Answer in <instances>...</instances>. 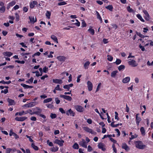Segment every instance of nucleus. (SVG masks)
Returning a JSON list of instances; mask_svg holds the SVG:
<instances>
[{"label": "nucleus", "mask_w": 153, "mask_h": 153, "mask_svg": "<svg viewBox=\"0 0 153 153\" xmlns=\"http://www.w3.org/2000/svg\"><path fill=\"white\" fill-rule=\"evenodd\" d=\"M107 57V59L108 60L111 62L112 60L113 59V57L112 56L110 55H108Z\"/></svg>", "instance_id": "50"}, {"label": "nucleus", "mask_w": 153, "mask_h": 153, "mask_svg": "<svg viewBox=\"0 0 153 153\" xmlns=\"http://www.w3.org/2000/svg\"><path fill=\"white\" fill-rule=\"evenodd\" d=\"M87 84L88 90L89 91H91L93 88V85L92 82L88 81L87 82Z\"/></svg>", "instance_id": "13"}, {"label": "nucleus", "mask_w": 153, "mask_h": 153, "mask_svg": "<svg viewBox=\"0 0 153 153\" xmlns=\"http://www.w3.org/2000/svg\"><path fill=\"white\" fill-rule=\"evenodd\" d=\"M32 109H30L28 110H27L26 111H25V114H26L28 113H29L31 115H33V114H34V112H32Z\"/></svg>", "instance_id": "33"}, {"label": "nucleus", "mask_w": 153, "mask_h": 153, "mask_svg": "<svg viewBox=\"0 0 153 153\" xmlns=\"http://www.w3.org/2000/svg\"><path fill=\"white\" fill-rule=\"evenodd\" d=\"M67 4L66 3L65 1H62L58 3V5L59 6Z\"/></svg>", "instance_id": "55"}, {"label": "nucleus", "mask_w": 153, "mask_h": 153, "mask_svg": "<svg viewBox=\"0 0 153 153\" xmlns=\"http://www.w3.org/2000/svg\"><path fill=\"white\" fill-rule=\"evenodd\" d=\"M47 143L50 146H53V143L51 142H50L49 140H47Z\"/></svg>", "instance_id": "54"}, {"label": "nucleus", "mask_w": 153, "mask_h": 153, "mask_svg": "<svg viewBox=\"0 0 153 153\" xmlns=\"http://www.w3.org/2000/svg\"><path fill=\"white\" fill-rule=\"evenodd\" d=\"M66 113L68 116L70 115L74 117L75 115V113L71 109H70L67 111Z\"/></svg>", "instance_id": "9"}, {"label": "nucleus", "mask_w": 153, "mask_h": 153, "mask_svg": "<svg viewBox=\"0 0 153 153\" xmlns=\"http://www.w3.org/2000/svg\"><path fill=\"white\" fill-rule=\"evenodd\" d=\"M105 8L110 11H112L113 9V7L111 5H109L107 6H106Z\"/></svg>", "instance_id": "35"}, {"label": "nucleus", "mask_w": 153, "mask_h": 153, "mask_svg": "<svg viewBox=\"0 0 153 153\" xmlns=\"http://www.w3.org/2000/svg\"><path fill=\"white\" fill-rule=\"evenodd\" d=\"M98 147L99 149H101L103 151H105L106 150L105 146L102 143H99L98 145Z\"/></svg>", "instance_id": "7"}, {"label": "nucleus", "mask_w": 153, "mask_h": 153, "mask_svg": "<svg viewBox=\"0 0 153 153\" xmlns=\"http://www.w3.org/2000/svg\"><path fill=\"white\" fill-rule=\"evenodd\" d=\"M137 136H138L136 134H134V135H131V137H130V138H129V139H130V140L129 141V142H130V141L131 140L133 139H134V138H137Z\"/></svg>", "instance_id": "39"}, {"label": "nucleus", "mask_w": 153, "mask_h": 153, "mask_svg": "<svg viewBox=\"0 0 153 153\" xmlns=\"http://www.w3.org/2000/svg\"><path fill=\"white\" fill-rule=\"evenodd\" d=\"M36 104H37L35 102H31L28 104L24 105L22 106V107L24 109L31 108L34 106Z\"/></svg>", "instance_id": "2"}, {"label": "nucleus", "mask_w": 153, "mask_h": 153, "mask_svg": "<svg viewBox=\"0 0 153 153\" xmlns=\"http://www.w3.org/2000/svg\"><path fill=\"white\" fill-rule=\"evenodd\" d=\"M60 97L69 101H71L72 99L71 97L68 96L60 95Z\"/></svg>", "instance_id": "16"}, {"label": "nucleus", "mask_w": 153, "mask_h": 153, "mask_svg": "<svg viewBox=\"0 0 153 153\" xmlns=\"http://www.w3.org/2000/svg\"><path fill=\"white\" fill-rule=\"evenodd\" d=\"M16 4V2L15 1H13L10 2L8 4L9 6L12 7L14 5Z\"/></svg>", "instance_id": "49"}, {"label": "nucleus", "mask_w": 153, "mask_h": 153, "mask_svg": "<svg viewBox=\"0 0 153 153\" xmlns=\"http://www.w3.org/2000/svg\"><path fill=\"white\" fill-rule=\"evenodd\" d=\"M115 119H117V120H119V118L118 117V114L117 112L115 111Z\"/></svg>", "instance_id": "52"}, {"label": "nucleus", "mask_w": 153, "mask_h": 153, "mask_svg": "<svg viewBox=\"0 0 153 153\" xmlns=\"http://www.w3.org/2000/svg\"><path fill=\"white\" fill-rule=\"evenodd\" d=\"M83 129L87 132L90 133L91 134H93L94 133L92 130L89 128L88 127L86 126H84L82 127Z\"/></svg>", "instance_id": "8"}, {"label": "nucleus", "mask_w": 153, "mask_h": 153, "mask_svg": "<svg viewBox=\"0 0 153 153\" xmlns=\"http://www.w3.org/2000/svg\"><path fill=\"white\" fill-rule=\"evenodd\" d=\"M53 142L54 143L58 144L60 146H62L64 143V141L61 139L60 140L56 139Z\"/></svg>", "instance_id": "3"}, {"label": "nucleus", "mask_w": 153, "mask_h": 153, "mask_svg": "<svg viewBox=\"0 0 153 153\" xmlns=\"http://www.w3.org/2000/svg\"><path fill=\"white\" fill-rule=\"evenodd\" d=\"M125 68V67L124 65H122L119 66L118 69L119 71H122Z\"/></svg>", "instance_id": "37"}, {"label": "nucleus", "mask_w": 153, "mask_h": 153, "mask_svg": "<svg viewBox=\"0 0 153 153\" xmlns=\"http://www.w3.org/2000/svg\"><path fill=\"white\" fill-rule=\"evenodd\" d=\"M143 12L145 14L144 17L145 19L147 21L149 20V16L148 12L145 10H143Z\"/></svg>", "instance_id": "12"}, {"label": "nucleus", "mask_w": 153, "mask_h": 153, "mask_svg": "<svg viewBox=\"0 0 153 153\" xmlns=\"http://www.w3.org/2000/svg\"><path fill=\"white\" fill-rule=\"evenodd\" d=\"M29 18L30 20V22L31 23L34 24L37 21L36 18H35L34 16H30L29 17Z\"/></svg>", "instance_id": "18"}, {"label": "nucleus", "mask_w": 153, "mask_h": 153, "mask_svg": "<svg viewBox=\"0 0 153 153\" xmlns=\"http://www.w3.org/2000/svg\"><path fill=\"white\" fill-rule=\"evenodd\" d=\"M37 4V2L35 1L31 2L30 3V7L31 9L33 8Z\"/></svg>", "instance_id": "15"}, {"label": "nucleus", "mask_w": 153, "mask_h": 153, "mask_svg": "<svg viewBox=\"0 0 153 153\" xmlns=\"http://www.w3.org/2000/svg\"><path fill=\"white\" fill-rule=\"evenodd\" d=\"M3 54L5 56L10 57L13 55V53L10 52H4Z\"/></svg>", "instance_id": "28"}, {"label": "nucleus", "mask_w": 153, "mask_h": 153, "mask_svg": "<svg viewBox=\"0 0 153 153\" xmlns=\"http://www.w3.org/2000/svg\"><path fill=\"white\" fill-rule=\"evenodd\" d=\"M5 10V7H0V11L1 13H4Z\"/></svg>", "instance_id": "44"}, {"label": "nucleus", "mask_w": 153, "mask_h": 153, "mask_svg": "<svg viewBox=\"0 0 153 153\" xmlns=\"http://www.w3.org/2000/svg\"><path fill=\"white\" fill-rule=\"evenodd\" d=\"M36 76L37 77L42 76V74H40L38 71H36L35 72Z\"/></svg>", "instance_id": "62"}, {"label": "nucleus", "mask_w": 153, "mask_h": 153, "mask_svg": "<svg viewBox=\"0 0 153 153\" xmlns=\"http://www.w3.org/2000/svg\"><path fill=\"white\" fill-rule=\"evenodd\" d=\"M90 63L89 61H87L84 64V67L85 69H88Z\"/></svg>", "instance_id": "24"}, {"label": "nucleus", "mask_w": 153, "mask_h": 153, "mask_svg": "<svg viewBox=\"0 0 153 153\" xmlns=\"http://www.w3.org/2000/svg\"><path fill=\"white\" fill-rule=\"evenodd\" d=\"M56 58L59 61L62 62H64L66 59V57L64 56H58Z\"/></svg>", "instance_id": "14"}, {"label": "nucleus", "mask_w": 153, "mask_h": 153, "mask_svg": "<svg viewBox=\"0 0 153 153\" xmlns=\"http://www.w3.org/2000/svg\"><path fill=\"white\" fill-rule=\"evenodd\" d=\"M53 82L57 84H62V81L61 79H53Z\"/></svg>", "instance_id": "21"}, {"label": "nucleus", "mask_w": 153, "mask_h": 153, "mask_svg": "<svg viewBox=\"0 0 153 153\" xmlns=\"http://www.w3.org/2000/svg\"><path fill=\"white\" fill-rule=\"evenodd\" d=\"M32 109L34 111V114H36L38 115L42 111V109L38 107L33 108Z\"/></svg>", "instance_id": "5"}, {"label": "nucleus", "mask_w": 153, "mask_h": 153, "mask_svg": "<svg viewBox=\"0 0 153 153\" xmlns=\"http://www.w3.org/2000/svg\"><path fill=\"white\" fill-rule=\"evenodd\" d=\"M7 101L9 102L10 105H14L15 104V102L12 100L8 98L7 100Z\"/></svg>", "instance_id": "27"}, {"label": "nucleus", "mask_w": 153, "mask_h": 153, "mask_svg": "<svg viewBox=\"0 0 153 153\" xmlns=\"http://www.w3.org/2000/svg\"><path fill=\"white\" fill-rule=\"evenodd\" d=\"M127 10L130 13H133L134 12V10L129 6L127 7Z\"/></svg>", "instance_id": "42"}, {"label": "nucleus", "mask_w": 153, "mask_h": 153, "mask_svg": "<svg viewBox=\"0 0 153 153\" xmlns=\"http://www.w3.org/2000/svg\"><path fill=\"white\" fill-rule=\"evenodd\" d=\"M75 21L76 22L75 23H74V25H75L78 27H79L80 25V22H79L78 20L76 19Z\"/></svg>", "instance_id": "45"}, {"label": "nucleus", "mask_w": 153, "mask_h": 153, "mask_svg": "<svg viewBox=\"0 0 153 153\" xmlns=\"http://www.w3.org/2000/svg\"><path fill=\"white\" fill-rule=\"evenodd\" d=\"M101 85V83H100L98 84L96 90V92H97L98 91H99L100 89V88Z\"/></svg>", "instance_id": "48"}, {"label": "nucleus", "mask_w": 153, "mask_h": 153, "mask_svg": "<svg viewBox=\"0 0 153 153\" xmlns=\"http://www.w3.org/2000/svg\"><path fill=\"white\" fill-rule=\"evenodd\" d=\"M11 82V81H9L7 82H5L4 80H2L1 81H0V83H2L3 84H10Z\"/></svg>", "instance_id": "43"}, {"label": "nucleus", "mask_w": 153, "mask_h": 153, "mask_svg": "<svg viewBox=\"0 0 153 153\" xmlns=\"http://www.w3.org/2000/svg\"><path fill=\"white\" fill-rule=\"evenodd\" d=\"M112 148L113 149V150L114 152L115 153H117V150L116 148H115V145L114 144H113L112 145Z\"/></svg>", "instance_id": "51"}, {"label": "nucleus", "mask_w": 153, "mask_h": 153, "mask_svg": "<svg viewBox=\"0 0 153 153\" xmlns=\"http://www.w3.org/2000/svg\"><path fill=\"white\" fill-rule=\"evenodd\" d=\"M95 12L97 14V18L100 20L101 23H102V20L99 13L97 11H96Z\"/></svg>", "instance_id": "30"}, {"label": "nucleus", "mask_w": 153, "mask_h": 153, "mask_svg": "<svg viewBox=\"0 0 153 153\" xmlns=\"http://www.w3.org/2000/svg\"><path fill=\"white\" fill-rule=\"evenodd\" d=\"M15 62H17L18 63H20V64H24L25 63V62L23 60H22V61L16 60V61H15Z\"/></svg>", "instance_id": "58"}, {"label": "nucleus", "mask_w": 153, "mask_h": 153, "mask_svg": "<svg viewBox=\"0 0 153 153\" xmlns=\"http://www.w3.org/2000/svg\"><path fill=\"white\" fill-rule=\"evenodd\" d=\"M46 105L48 108H52L53 107V106L52 104H48Z\"/></svg>", "instance_id": "53"}, {"label": "nucleus", "mask_w": 153, "mask_h": 153, "mask_svg": "<svg viewBox=\"0 0 153 153\" xmlns=\"http://www.w3.org/2000/svg\"><path fill=\"white\" fill-rule=\"evenodd\" d=\"M51 38L56 43H58V39L56 36L54 35H52L51 36Z\"/></svg>", "instance_id": "26"}, {"label": "nucleus", "mask_w": 153, "mask_h": 153, "mask_svg": "<svg viewBox=\"0 0 153 153\" xmlns=\"http://www.w3.org/2000/svg\"><path fill=\"white\" fill-rule=\"evenodd\" d=\"M136 16L137 17V18L139 19L141 21H142L143 22H144L145 21L144 20V19L143 18L142 16H141V15L139 14H138L136 15Z\"/></svg>", "instance_id": "32"}, {"label": "nucleus", "mask_w": 153, "mask_h": 153, "mask_svg": "<svg viewBox=\"0 0 153 153\" xmlns=\"http://www.w3.org/2000/svg\"><path fill=\"white\" fill-rule=\"evenodd\" d=\"M48 71V67H45L43 69V72L44 73H46Z\"/></svg>", "instance_id": "61"}, {"label": "nucleus", "mask_w": 153, "mask_h": 153, "mask_svg": "<svg viewBox=\"0 0 153 153\" xmlns=\"http://www.w3.org/2000/svg\"><path fill=\"white\" fill-rule=\"evenodd\" d=\"M15 15H16V21H18L19 20V15H18L17 14V13H16Z\"/></svg>", "instance_id": "60"}, {"label": "nucleus", "mask_w": 153, "mask_h": 153, "mask_svg": "<svg viewBox=\"0 0 153 153\" xmlns=\"http://www.w3.org/2000/svg\"><path fill=\"white\" fill-rule=\"evenodd\" d=\"M52 98H48L44 100L43 101V102L44 103H48L49 102H50L52 100Z\"/></svg>", "instance_id": "34"}, {"label": "nucleus", "mask_w": 153, "mask_h": 153, "mask_svg": "<svg viewBox=\"0 0 153 153\" xmlns=\"http://www.w3.org/2000/svg\"><path fill=\"white\" fill-rule=\"evenodd\" d=\"M130 80V78L129 76H127L123 78L122 82L123 83H126L128 82Z\"/></svg>", "instance_id": "17"}, {"label": "nucleus", "mask_w": 153, "mask_h": 153, "mask_svg": "<svg viewBox=\"0 0 153 153\" xmlns=\"http://www.w3.org/2000/svg\"><path fill=\"white\" fill-rule=\"evenodd\" d=\"M88 31L91 35H94V30L92 28H90L88 29Z\"/></svg>", "instance_id": "36"}, {"label": "nucleus", "mask_w": 153, "mask_h": 153, "mask_svg": "<svg viewBox=\"0 0 153 153\" xmlns=\"http://www.w3.org/2000/svg\"><path fill=\"white\" fill-rule=\"evenodd\" d=\"M79 144L80 146L85 148H87V143L84 139H82V141L79 142Z\"/></svg>", "instance_id": "11"}, {"label": "nucleus", "mask_w": 153, "mask_h": 153, "mask_svg": "<svg viewBox=\"0 0 153 153\" xmlns=\"http://www.w3.org/2000/svg\"><path fill=\"white\" fill-rule=\"evenodd\" d=\"M31 147L35 150H37L38 149V147L35 146L34 143H32L31 145Z\"/></svg>", "instance_id": "38"}, {"label": "nucleus", "mask_w": 153, "mask_h": 153, "mask_svg": "<svg viewBox=\"0 0 153 153\" xmlns=\"http://www.w3.org/2000/svg\"><path fill=\"white\" fill-rule=\"evenodd\" d=\"M140 131L142 136L145 135L146 134L145 131L143 127H141L140 129Z\"/></svg>", "instance_id": "29"}, {"label": "nucleus", "mask_w": 153, "mask_h": 153, "mask_svg": "<svg viewBox=\"0 0 153 153\" xmlns=\"http://www.w3.org/2000/svg\"><path fill=\"white\" fill-rule=\"evenodd\" d=\"M27 117H17L15 118V120H16L18 121H23L26 119H27Z\"/></svg>", "instance_id": "19"}, {"label": "nucleus", "mask_w": 153, "mask_h": 153, "mask_svg": "<svg viewBox=\"0 0 153 153\" xmlns=\"http://www.w3.org/2000/svg\"><path fill=\"white\" fill-rule=\"evenodd\" d=\"M73 148L75 149H78L79 148L78 144L76 143H75L73 146Z\"/></svg>", "instance_id": "41"}, {"label": "nucleus", "mask_w": 153, "mask_h": 153, "mask_svg": "<svg viewBox=\"0 0 153 153\" xmlns=\"http://www.w3.org/2000/svg\"><path fill=\"white\" fill-rule=\"evenodd\" d=\"M5 88H6V89L4 90H2L1 91V93H4L5 94H6L8 92L7 88H8L7 87H5Z\"/></svg>", "instance_id": "46"}, {"label": "nucleus", "mask_w": 153, "mask_h": 153, "mask_svg": "<svg viewBox=\"0 0 153 153\" xmlns=\"http://www.w3.org/2000/svg\"><path fill=\"white\" fill-rule=\"evenodd\" d=\"M139 115V114H137L136 115L135 122L137 126L139 125V123L141 120L140 117L138 116Z\"/></svg>", "instance_id": "10"}, {"label": "nucleus", "mask_w": 153, "mask_h": 153, "mask_svg": "<svg viewBox=\"0 0 153 153\" xmlns=\"http://www.w3.org/2000/svg\"><path fill=\"white\" fill-rule=\"evenodd\" d=\"M21 85L25 89L31 88H33V86L28 85L23 83L21 84Z\"/></svg>", "instance_id": "25"}, {"label": "nucleus", "mask_w": 153, "mask_h": 153, "mask_svg": "<svg viewBox=\"0 0 153 153\" xmlns=\"http://www.w3.org/2000/svg\"><path fill=\"white\" fill-rule=\"evenodd\" d=\"M51 15V13L49 11H47L46 12V16L47 17L48 19H50V16Z\"/></svg>", "instance_id": "40"}, {"label": "nucleus", "mask_w": 153, "mask_h": 153, "mask_svg": "<svg viewBox=\"0 0 153 153\" xmlns=\"http://www.w3.org/2000/svg\"><path fill=\"white\" fill-rule=\"evenodd\" d=\"M128 62V64L132 67H135L138 65V64L134 60L129 59Z\"/></svg>", "instance_id": "4"}, {"label": "nucleus", "mask_w": 153, "mask_h": 153, "mask_svg": "<svg viewBox=\"0 0 153 153\" xmlns=\"http://www.w3.org/2000/svg\"><path fill=\"white\" fill-rule=\"evenodd\" d=\"M122 148L125 149L126 151H128L129 150V148L128 145L125 143L122 144Z\"/></svg>", "instance_id": "20"}, {"label": "nucleus", "mask_w": 153, "mask_h": 153, "mask_svg": "<svg viewBox=\"0 0 153 153\" xmlns=\"http://www.w3.org/2000/svg\"><path fill=\"white\" fill-rule=\"evenodd\" d=\"M93 150L92 148L90 146H88V151L89 152H90L92 151Z\"/></svg>", "instance_id": "64"}, {"label": "nucleus", "mask_w": 153, "mask_h": 153, "mask_svg": "<svg viewBox=\"0 0 153 153\" xmlns=\"http://www.w3.org/2000/svg\"><path fill=\"white\" fill-rule=\"evenodd\" d=\"M111 126L112 127H117V126H118L119 125V124H117L115 125V124H114V122H112L111 123Z\"/></svg>", "instance_id": "56"}, {"label": "nucleus", "mask_w": 153, "mask_h": 153, "mask_svg": "<svg viewBox=\"0 0 153 153\" xmlns=\"http://www.w3.org/2000/svg\"><path fill=\"white\" fill-rule=\"evenodd\" d=\"M75 109L78 112H82L84 111L85 109L81 105H76L74 106Z\"/></svg>", "instance_id": "6"}, {"label": "nucleus", "mask_w": 153, "mask_h": 153, "mask_svg": "<svg viewBox=\"0 0 153 153\" xmlns=\"http://www.w3.org/2000/svg\"><path fill=\"white\" fill-rule=\"evenodd\" d=\"M73 85V84H70L65 85L63 86V87L65 89H67L68 91H69L70 88L72 87Z\"/></svg>", "instance_id": "22"}, {"label": "nucleus", "mask_w": 153, "mask_h": 153, "mask_svg": "<svg viewBox=\"0 0 153 153\" xmlns=\"http://www.w3.org/2000/svg\"><path fill=\"white\" fill-rule=\"evenodd\" d=\"M59 148L57 147H53L50 149V150L52 152H55L58 151Z\"/></svg>", "instance_id": "31"}, {"label": "nucleus", "mask_w": 153, "mask_h": 153, "mask_svg": "<svg viewBox=\"0 0 153 153\" xmlns=\"http://www.w3.org/2000/svg\"><path fill=\"white\" fill-rule=\"evenodd\" d=\"M52 119H54L56 117V115L55 114L51 113L50 116Z\"/></svg>", "instance_id": "47"}, {"label": "nucleus", "mask_w": 153, "mask_h": 153, "mask_svg": "<svg viewBox=\"0 0 153 153\" xmlns=\"http://www.w3.org/2000/svg\"><path fill=\"white\" fill-rule=\"evenodd\" d=\"M134 143L136 147L139 149H144L146 147V145L144 144L141 141H135L134 142Z\"/></svg>", "instance_id": "1"}, {"label": "nucleus", "mask_w": 153, "mask_h": 153, "mask_svg": "<svg viewBox=\"0 0 153 153\" xmlns=\"http://www.w3.org/2000/svg\"><path fill=\"white\" fill-rule=\"evenodd\" d=\"M82 27H85L86 26V24L85 22L83 20H82Z\"/></svg>", "instance_id": "57"}, {"label": "nucleus", "mask_w": 153, "mask_h": 153, "mask_svg": "<svg viewBox=\"0 0 153 153\" xmlns=\"http://www.w3.org/2000/svg\"><path fill=\"white\" fill-rule=\"evenodd\" d=\"M55 90H58V91H61V89L59 88V85H56V86L55 88Z\"/></svg>", "instance_id": "63"}, {"label": "nucleus", "mask_w": 153, "mask_h": 153, "mask_svg": "<svg viewBox=\"0 0 153 153\" xmlns=\"http://www.w3.org/2000/svg\"><path fill=\"white\" fill-rule=\"evenodd\" d=\"M55 101L57 104H59L60 102V100L58 98H56L55 99Z\"/></svg>", "instance_id": "59"}, {"label": "nucleus", "mask_w": 153, "mask_h": 153, "mask_svg": "<svg viewBox=\"0 0 153 153\" xmlns=\"http://www.w3.org/2000/svg\"><path fill=\"white\" fill-rule=\"evenodd\" d=\"M118 71L117 70L112 71L111 73V77L112 78H115L117 76Z\"/></svg>", "instance_id": "23"}]
</instances>
